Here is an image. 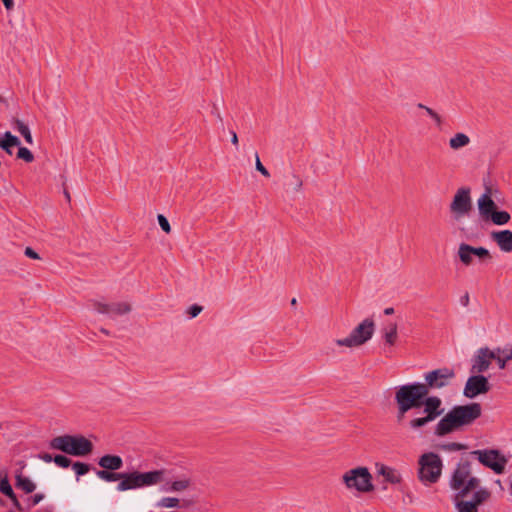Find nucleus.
Returning a JSON list of instances; mask_svg holds the SVG:
<instances>
[{
    "mask_svg": "<svg viewBox=\"0 0 512 512\" xmlns=\"http://www.w3.org/2000/svg\"><path fill=\"white\" fill-rule=\"evenodd\" d=\"M449 485L455 492L453 502L457 512H479V507L491 497V491L472 474L471 463L467 460L457 464Z\"/></svg>",
    "mask_w": 512,
    "mask_h": 512,
    "instance_id": "1",
    "label": "nucleus"
},
{
    "mask_svg": "<svg viewBox=\"0 0 512 512\" xmlns=\"http://www.w3.org/2000/svg\"><path fill=\"white\" fill-rule=\"evenodd\" d=\"M96 476L105 482L119 481L116 490L124 492L127 490L140 489L156 485L163 481L164 471L155 470L148 472L134 471L131 473H123L110 471L106 469L97 470Z\"/></svg>",
    "mask_w": 512,
    "mask_h": 512,
    "instance_id": "2",
    "label": "nucleus"
},
{
    "mask_svg": "<svg viewBox=\"0 0 512 512\" xmlns=\"http://www.w3.org/2000/svg\"><path fill=\"white\" fill-rule=\"evenodd\" d=\"M481 413V405L476 402L456 405L439 420L434 427V434L438 437H443L459 431L463 427L471 425L481 416Z\"/></svg>",
    "mask_w": 512,
    "mask_h": 512,
    "instance_id": "3",
    "label": "nucleus"
},
{
    "mask_svg": "<svg viewBox=\"0 0 512 512\" xmlns=\"http://www.w3.org/2000/svg\"><path fill=\"white\" fill-rule=\"evenodd\" d=\"M50 448L59 450L72 456H86L93 451L92 442L81 435H62L53 438Z\"/></svg>",
    "mask_w": 512,
    "mask_h": 512,
    "instance_id": "4",
    "label": "nucleus"
},
{
    "mask_svg": "<svg viewBox=\"0 0 512 512\" xmlns=\"http://www.w3.org/2000/svg\"><path fill=\"white\" fill-rule=\"evenodd\" d=\"M426 388L421 382L401 385L395 392V401L401 409H415L421 407V401L427 396Z\"/></svg>",
    "mask_w": 512,
    "mask_h": 512,
    "instance_id": "5",
    "label": "nucleus"
},
{
    "mask_svg": "<svg viewBox=\"0 0 512 512\" xmlns=\"http://www.w3.org/2000/svg\"><path fill=\"white\" fill-rule=\"evenodd\" d=\"M421 406H423L422 416L413 418L409 421V427L413 430L425 427L444 413L442 400L438 396L427 395L421 401Z\"/></svg>",
    "mask_w": 512,
    "mask_h": 512,
    "instance_id": "6",
    "label": "nucleus"
},
{
    "mask_svg": "<svg viewBox=\"0 0 512 512\" xmlns=\"http://www.w3.org/2000/svg\"><path fill=\"white\" fill-rule=\"evenodd\" d=\"M419 479L424 484L436 483L442 473L443 463L439 455L429 452L419 459Z\"/></svg>",
    "mask_w": 512,
    "mask_h": 512,
    "instance_id": "7",
    "label": "nucleus"
},
{
    "mask_svg": "<svg viewBox=\"0 0 512 512\" xmlns=\"http://www.w3.org/2000/svg\"><path fill=\"white\" fill-rule=\"evenodd\" d=\"M343 483L349 490L361 493L373 490L372 475L367 467H356L346 471L342 476Z\"/></svg>",
    "mask_w": 512,
    "mask_h": 512,
    "instance_id": "8",
    "label": "nucleus"
},
{
    "mask_svg": "<svg viewBox=\"0 0 512 512\" xmlns=\"http://www.w3.org/2000/svg\"><path fill=\"white\" fill-rule=\"evenodd\" d=\"M374 330V321L367 318L357 325L346 338L337 339L335 343L338 346H345L348 348L358 347L372 338Z\"/></svg>",
    "mask_w": 512,
    "mask_h": 512,
    "instance_id": "9",
    "label": "nucleus"
},
{
    "mask_svg": "<svg viewBox=\"0 0 512 512\" xmlns=\"http://www.w3.org/2000/svg\"><path fill=\"white\" fill-rule=\"evenodd\" d=\"M470 455L496 474H502L508 463V458L497 449L473 450Z\"/></svg>",
    "mask_w": 512,
    "mask_h": 512,
    "instance_id": "10",
    "label": "nucleus"
},
{
    "mask_svg": "<svg viewBox=\"0 0 512 512\" xmlns=\"http://www.w3.org/2000/svg\"><path fill=\"white\" fill-rule=\"evenodd\" d=\"M455 376V371L449 367H442L425 373V383L423 384L426 388V393L429 395L431 390H440L449 386Z\"/></svg>",
    "mask_w": 512,
    "mask_h": 512,
    "instance_id": "11",
    "label": "nucleus"
},
{
    "mask_svg": "<svg viewBox=\"0 0 512 512\" xmlns=\"http://www.w3.org/2000/svg\"><path fill=\"white\" fill-rule=\"evenodd\" d=\"M455 221H459L472 210L471 190L468 187L459 188L453 196L449 206Z\"/></svg>",
    "mask_w": 512,
    "mask_h": 512,
    "instance_id": "12",
    "label": "nucleus"
},
{
    "mask_svg": "<svg viewBox=\"0 0 512 512\" xmlns=\"http://www.w3.org/2000/svg\"><path fill=\"white\" fill-rule=\"evenodd\" d=\"M457 257L463 265L470 266L473 263L474 257L482 261L491 258V255L489 250L485 247H474L467 243H460L457 250Z\"/></svg>",
    "mask_w": 512,
    "mask_h": 512,
    "instance_id": "13",
    "label": "nucleus"
},
{
    "mask_svg": "<svg viewBox=\"0 0 512 512\" xmlns=\"http://www.w3.org/2000/svg\"><path fill=\"white\" fill-rule=\"evenodd\" d=\"M490 390L488 379L483 375L470 376L465 384L463 395L473 399L480 394H485Z\"/></svg>",
    "mask_w": 512,
    "mask_h": 512,
    "instance_id": "14",
    "label": "nucleus"
},
{
    "mask_svg": "<svg viewBox=\"0 0 512 512\" xmlns=\"http://www.w3.org/2000/svg\"><path fill=\"white\" fill-rule=\"evenodd\" d=\"M92 305L96 312L105 314L110 318H115L116 316H121L131 311L130 305L126 302L102 303L94 301Z\"/></svg>",
    "mask_w": 512,
    "mask_h": 512,
    "instance_id": "15",
    "label": "nucleus"
},
{
    "mask_svg": "<svg viewBox=\"0 0 512 512\" xmlns=\"http://www.w3.org/2000/svg\"><path fill=\"white\" fill-rule=\"evenodd\" d=\"M493 358H496L495 351L490 350L488 347L479 348L472 358L471 372L474 374L485 372Z\"/></svg>",
    "mask_w": 512,
    "mask_h": 512,
    "instance_id": "16",
    "label": "nucleus"
},
{
    "mask_svg": "<svg viewBox=\"0 0 512 512\" xmlns=\"http://www.w3.org/2000/svg\"><path fill=\"white\" fill-rule=\"evenodd\" d=\"M480 216L484 220H489V216L496 210V203L492 199V190L486 187L485 192L477 200Z\"/></svg>",
    "mask_w": 512,
    "mask_h": 512,
    "instance_id": "17",
    "label": "nucleus"
},
{
    "mask_svg": "<svg viewBox=\"0 0 512 512\" xmlns=\"http://www.w3.org/2000/svg\"><path fill=\"white\" fill-rule=\"evenodd\" d=\"M491 237L497 243L501 251L506 253L512 251V231L502 230L493 232Z\"/></svg>",
    "mask_w": 512,
    "mask_h": 512,
    "instance_id": "18",
    "label": "nucleus"
},
{
    "mask_svg": "<svg viewBox=\"0 0 512 512\" xmlns=\"http://www.w3.org/2000/svg\"><path fill=\"white\" fill-rule=\"evenodd\" d=\"M98 465L106 470L117 471L122 468L123 460L118 455L106 454L99 458Z\"/></svg>",
    "mask_w": 512,
    "mask_h": 512,
    "instance_id": "19",
    "label": "nucleus"
},
{
    "mask_svg": "<svg viewBox=\"0 0 512 512\" xmlns=\"http://www.w3.org/2000/svg\"><path fill=\"white\" fill-rule=\"evenodd\" d=\"M377 472L391 484H397L401 481V474L395 468L381 464L377 465Z\"/></svg>",
    "mask_w": 512,
    "mask_h": 512,
    "instance_id": "20",
    "label": "nucleus"
},
{
    "mask_svg": "<svg viewBox=\"0 0 512 512\" xmlns=\"http://www.w3.org/2000/svg\"><path fill=\"white\" fill-rule=\"evenodd\" d=\"M20 144L19 138L9 131L5 132L3 137L0 138V148L9 155H12V148L18 147Z\"/></svg>",
    "mask_w": 512,
    "mask_h": 512,
    "instance_id": "21",
    "label": "nucleus"
},
{
    "mask_svg": "<svg viewBox=\"0 0 512 512\" xmlns=\"http://www.w3.org/2000/svg\"><path fill=\"white\" fill-rule=\"evenodd\" d=\"M496 358H493L497 361V364L500 369H504L506 367V363L512 360V346H506L503 349H496Z\"/></svg>",
    "mask_w": 512,
    "mask_h": 512,
    "instance_id": "22",
    "label": "nucleus"
},
{
    "mask_svg": "<svg viewBox=\"0 0 512 512\" xmlns=\"http://www.w3.org/2000/svg\"><path fill=\"white\" fill-rule=\"evenodd\" d=\"M16 487L23 490L25 493H32L36 489L35 483L28 477L22 474L16 475Z\"/></svg>",
    "mask_w": 512,
    "mask_h": 512,
    "instance_id": "23",
    "label": "nucleus"
},
{
    "mask_svg": "<svg viewBox=\"0 0 512 512\" xmlns=\"http://www.w3.org/2000/svg\"><path fill=\"white\" fill-rule=\"evenodd\" d=\"M191 481L187 477L180 478L171 482V484L167 487H164L163 490L166 492H182L190 487Z\"/></svg>",
    "mask_w": 512,
    "mask_h": 512,
    "instance_id": "24",
    "label": "nucleus"
},
{
    "mask_svg": "<svg viewBox=\"0 0 512 512\" xmlns=\"http://www.w3.org/2000/svg\"><path fill=\"white\" fill-rule=\"evenodd\" d=\"M12 125L15 130H17L25 139L28 144H33V138L30 132L29 127L19 119H13Z\"/></svg>",
    "mask_w": 512,
    "mask_h": 512,
    "instance_id": "25",
    "label": "nucleus"
},
{
    "mask_svg": "<svg viewBox=\"0 0 512 512\" xmlns=\"http://www.w3.org/2000/svg\"><path fill=\"white\" fill-rule=\"evenodd\" d=\"M470 143V138L464 133H456L449 139V146L453 150L461 149Z\"/></svg>",
    "mask_w": 512,
    "mask_h": 512,
    "instance_id": "26",
    "label": "nucleus"
},
{
    "mask_svg": "<svg viewBox=\"0 0 512 512\" xmlns=\"http://www.w3.org/2000/svg\"><path fill=\"white\" fill-rule=\"evenodd\" d=\"M511 219L510 214L507 211H494L490 216L491 220L495 225H505Z\"/></svg>",
    "mask_w": 512,
    "mask_h": 512,
    "instance_id": "27",
    "label": "nucleus"
},
{
    "mask_svg": "<svg viewBox=\"0 0 512 512\" xmlns=\"http://www.w3.org/2000/svg\"><path fill=\"white\" fill-rule=\"evenodd\" d=\"M302 185H303V183H302L301 178L294 173H292L290 176L287 177V180L285 183L287 191H293V192L300 191Z\"/></svg>",
    "mask_w": 512,
    "mask_h": 512,
    "instance_id": "28",
    "label": "nucleus"
},
{
    "mask_svg": "<svg viewBox=\"0 0 512 512\" xmlns=\"http://www.w3.org/2000/svg\"><path fill=\"white\" fill-rule=\"evenodd\" d=\"M384 338L386 343L389 345H394L397 338V324L390 323L387 327L384 328Z\"/></svg>",
    "mask_w": 512,
    "mask_h": 512,
    "instance_id": "29",
    "label": "nucleus"
},
{
    "mask_svg": "<svg viewBox=\"0 0 512 512\" xmlns=\"http://www.w3.org/2000/svg\"><path fill=\"white\" fill-rule=\"evenodd\" d=\"M0 492L13 500L15 504H18L15 493L6 476L0 479Z\"/></svg>",
    "mask_w": 512,
    "mask_h": 512,
    "instance_id": "30",
    "label": "nucleus"
},
{
    "mask_svg": "<svg viewBox=\"0 0 512 512\" xmlns=\"http://www.w3.org/2000/svg\"><path fill=\"white\" fill-rule=\"evenodd\" d=\"M180 505V500L175 497H163L157 503L158 508H177Z\"/></svg>",
    "mask_w": 512,
    "mask_h": 512,
    "instance_id": "31",
    "label": "nucleus"
},
{
    "mask_svg": "<svg viewBox=\"0 0 512 512\" xmlns=\"http://www.w3.org/2000/svg\"><path fill=\"white\" fill-rule=\"evenodd\" d=\"M72 469L76 473L77 480H78L80 476H83L89 472L90 465L83 463V462H74L72 464Z\"/></svg>",
    "mask_w": 512,
    "mask_h": 512,
    "instance_id": "32",
    "label": "nucleus"
},
{
    "mask_svg": "<svg viewBox=\"0 0 512 512\" xmlns=\"http://www.w3.org/2000/svg\"><path fill=\"white\" fill-rule=\"evenodd\" d=\"M417 106L420 109H424L426 111V113L434 120V122L436 123L437 126H441L442 119H441V116L437 112H435L433 109L423 105L422 103H419Z\"/></svg>",
    "mask_w": 512,
    "mask_h": 512,
    "instance_id": "33",
    "label": "nucleus"
},
{
    "mask_svg": "<svg viewBox=\"0 0 512 512\" xmlns=\"http://www.w3.org/2000/svg\"><path fill=\"white\" fill-rule=\"evenodd\" d=\"M17 157L28 163L34 160L33 153L26 147H19Z\"/></svg>",
    "mask_w": 512,
    "mask_h": 512,
    "instance_id": "34",
    "label": "nucleus"
},
{
    "mask_svg": "<svg viewBox=\"0 0 512 512\" xmlns=\"http://www.w3.org/2000/svg\"><path fill=\"white\" fill-rule=\"evenodd\" d=\"M53 462L58 466V467H61V468H68L72 461L70 460V458H68L67 456H64V455H56L54 456L53 458Z\"/></svg>",
    "mask_w": 512,
    "mask_h": 512,
    "instance_id": "35",
    "label": "nucleus"
},
{
    "mask_svg": "<svg viewBox=\"0 0 512 512\" xmlns=\"http://www.w3.org/2000/svg\"><path fill=\"white\" fill-rule=\"evenodd\" d=\"M441 449H443L445 451H460V450L465 449V445H463L461 443L451 442V443L441 445Z\"/></svg>",
    "mask_w": 512,
    "mask_h": 512,
    "instance_id": "36",
    "label": "nucleus"
},
{
    "mask_svg": "<svg viewBox=\"0 0 512 512\" xmlns=\"http://www.w3.org/2000/svg\"><path fill=\"white\" fill-rule=\"evenodd\" d=\"M157 220H158V223H159L161 229L164 232H166V233H170L171 232V226L169 224V221H168V219L164 215L159 214L157 216Z\"/></svg>",
    "mask_w": 512,
    "mask_h": 512,
    "instance_id": "37",
    "label": "nucleus"
},
{
    "mask_svg": "<svg viewBox=\"0 0 512 512\" xmlns=\"http://www.w3.org/2000/svg\"><path fill=\"white\" fill-rule=\"evenodd\" d=\"M255 168L257 171H259L263 176L269 177L270 173L269 171L263 166V164L260 161L258 153H255Z\"/></svg>",
    "mask_w": 512,
    "mask_h": 512,
    "instance_id": "38",
    "label": "nucleus"
},
{
    "mask_svg": "<svg viewBox=\"0 0 512 512\" xmlns=\"http://www.w3.org/2000/svg\"><path fill=\"white\" fill-rule=\"evenodd\" d=\"M201 311H202V307L194 304L189 307L188 313L191 318H195L196 316H198L201 313Z\"/></svg>",
    "mask_w": 512,
    "mask_h": 512,
    "instance_id": "39",
    "label": "nucleus"
},
{
    "mask_svg": "<svg viewBox=\"0 0 512 512\" xmlns=\"http://www.w3.org/2000/svg\"><path fill=\"white\" fill-rule=\"evenodd\" d=\"M24 254H25V256H27L31 259H36V260L40 259L39 254L36 251H34L31 247H27L24 251Z\"/></svg>",
    "mask_w": 512,
    "mask_h": 512,
    "instance_id": "40",
    "label": "nucleus"
},
{
    "mask_svg": "<svg viewBox=\"0 0 512 512\" xmlns=\"http://www.w3.org/2000/svg\"><path fill=\"white\" fill-rule=\"evenodd\" d=\"M409 410L408 408L401 409V405H397V420L401 421Z\"/></svg>",
    "mask_w": 512,
    "mask_h": 512,
    "instance_id": "41",
    "label": "nucleus"
},
{
    "mask_svg": "<svg viewBox=\"0 0 512 512\" xmlns=\"http://www.w3.org/2000/svg\"><path fill=\"white\" fill-rule=\"evenodd\" d=\"M39 459H41L42 461H44L45 463H50V462H53V456L49 453H41L39 454Z\"/></svg>",
    "mask_w": 512,
    "mask_h": 512,
    "instance_id": "42",
    "label": "nucleus"
},
{
    "mask_svg": "<svg viewBox=\"0 0 512 512\" xmlns=\"http://www.w3.org/2000/svg\"><path fill=\"white\" fill-rule=\"evenodd\" d=\"M469 301H470V297H469V294L468 293H465L461 298H460V303L464 306V307H467L469 305Z\"/></svg>",
    "mask_w": 512,
    "mask_h": 512,
    "instance_id": "43",
    "label": "nucleus"
},
{
    "mask_svg": "<svg viewBox=\"0 0 512 512\" xmlns=\"http://www.w3.org/2000/svg\"><path fill=\"white\" fill-rule=\"evenodd\" d=\"M44 498L43 494H35L32 498L33 505H37L39 502H41Z\"/></svg>",
    "mask_w": 512,
    "mask_h": 512,
    "instance_id": "44",
    "label": "nucleus"
},
{
    "mask_svg": "<svg viewBox=\"0 0 512 512\" xmlns=\"http://www.w3.org/2000/svg\"><path fill=\"white\" fill-rule=\"evenodd\" d=\"M2 2L7 10H11L14 6L13 0H2Z\"/></svg>",
    "mask_w": 512,
    "mask_h": 512,
    "instance_id": "45",
    "label": "nucleus"
},
{
    "mask_svg": "<svg viewBox=\"0 0 512 512\" xmlns=\"http://www.w3.org/2000/svg\"><path fill=\"white\" fill-rule=\"evenodd\" d=\"M212 113L215 115V117H216L220 122H222V121H223L222 116H221V114H220V112H219V110H218V108H217V107H214V109H213Z\"/></svg>",
    "mask_w": 512,
    "mask_h": 512,
    "instance_id": "46",
    "label": "nucleus"
},
{
    "mask_svg": "<svg viewBox=\"0 0 512 512\" xmlns=\"http://www.w3.org/2000/svg\"><path fill=\"white\" fill-rule=\"evenodd\" d=\"M231 142L234 145H238V136H237L236 132H234V131H231Z\"/></svg>",
    "mask_w": 512,
    "mask_h": 512,
    "instance_id": "47",
    "label": "nucleus"
},
{
    "mask_svg": "<svg viewBox=\"0 0 512 512\" xmlns=\"http://www.w3.org/2000/svg\"><path fill=\"white\" fill-rule=\"evenodd\" d=\"M393 313H394V308H392V307H387L384 309L385 315H392Z\"/></svg>",
    "mask_w": 512,
    "mask_h": 512,
    "instance_id": "48",
    "label": "nucleus"
},
{
    "mask_svg": "<svg viewBox=\"0 0 512 512\" xmlns=\"http://www.w3.org/2000/svg\"><path fill=\"white\" fill-rule=\"evenodd\" d=\"M296 304H297V300H296V298H293V299L291 300V305H292V306H295Z\"/></svg>",
    "mask_w": 512,
    "mask_h": 512,
    "instance_id": "49",
    "label": "nucleus"
},
{
    "mask_svg": "<svg viewBox=\"0 0 512 512\" xmlns=\"http://www.w3.org/2000/svg\"><path fill=\"white\" fill-rule=\"evenodd\" d=\"M65 197H66L67 200H70V195H69L68 192H65Z\"/></svg>",
    "mask_w": 512,
    "mask_h": 512,
    "instance_id": "50",
    "label": "nucleus"
},
{
    "mask_svg": "<svg viewBox=\"0 0 512 512\" xmlns=\"http://www.w3.org/2000/svg\"><path fill=\"white\" fill-rule=\"evenodd\" d=\"M101 331H102L103 333H105V334H108L107 330H105V329H102Z\"/></svg>",
    "mask_w": 512,
    "mask_h": 512,
    "instance_id": "51",
    "label": "nucleus"
}]
</instances>
